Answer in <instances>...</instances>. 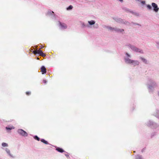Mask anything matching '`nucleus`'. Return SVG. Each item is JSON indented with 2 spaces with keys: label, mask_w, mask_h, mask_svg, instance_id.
Segmentation results:
<instances>
[{
  "label": "nucleus",
  "mask_w": 159,
  "mask_h": 159,
  "mask_svg": "<svg viewBox=\"0 0 159 159\" xmlns=\"http://www.w3.org/2000/svg\"><path fill=\"white\" fill-rule=\"evenodd\" d=\"M141 3L143 4H144L145 3V2L144 1H141Z\"/></svg>",
  "instance_id": "cd10ccee"
},
{
  "label": "nucleus",
  "mask_w": 159,
  "mask_h": 159,
  "mask_svg": "<svg viewBox=\"0 0 159 159\" xmlns=\"http://www.w3.org/2000/svg\"><path fill=\"white\" fill-rule=\"evenodd\" d=\"M73 8V6L72 5L70 6L69 7L67 8V10H71Z\"/></svg>",
  "instance_id": "412c9836"
},
{
  "label": "nucleus",
  "mask_w": 159,
  "mask_h": 159,
  "mask_svg": "<svg viewBox=\"0 0 159 159\" xmlns=\"http://www.w3.org/2000/svg\"><path fill=\"white\" fill-rule=\"evenodd\" d=\"M65 155L68 158L69 157V155L67 154H65Z\"/></svg>",
  "instance_id": "7c9ffc66"
},
{
  "label": "nucleus",
  "mask_w": 159,
  "mask_h": 159,
  "mask_svg": "<svg viewBox=\"0 0 159 159\" xmlns=\"http://www.w3.org/2000/svg\"><path fill=\"white\" fill-rule=\"evenodd\" d=\"M147 6L149 9H151L152 8L151 6L149 5H147Z\"/></svg>",
  "instance_id": "b1692460"
},
{
  "label": "nucleus",
  "mask_w": 159,
  "mask_h": 159,
  "mask_svg": "<svg viewBox=\"0 0 159 159\" xmlns=\"http://www.w3.org/2000/svg\"><path fill=\"white\" fill-rule=\"evenodd\" d=\"M156 46L157 48L159 49V41L156 42Z\"/></svg>",
  "instance_id": "6ab92c4d"
},
{
  "label": "nucleus",
  "mask_w": 159,
  "mask_h": 159,
  "mask_svg": "<svg viewBox=\"0 0 159 159\" xmlns=\"http://www.w3.org/2000/svg\"><path fill=\"white\" fill-rule=\"evenodd\" d=\"M17 132L20 136L26 137L28 136V133L22 129H19L17 130Z\"/></svg>",
  "instance_id": "423d86ee"
},
{
  "label": "nucleus",
  "mask_w": 159,
  "mask_h": 159,
  "mask_svg": "<svg viewBox=\"0 0 159 159\" xmlns=\"http://www.w3.org/2000/svg\"><path fill=\"white\" fill-rule=\"evenodd\" d=\"M6 129L7 130H11L12 129H15V127L13 126H11L8 127H6Z\"/></svg>",
  "instance_id": "ddd939ff"
},
{
  "label": "nucleus",
  "mask_w": 159,
  "mask_h": 159,
  "mask_svg": "<svg viewBox=\"0 0 159 159\" xmlns=\"http://www.w3.org/2000/svg\"><path fill=\"white\" fill-rule=\"evenodd\" d=\"M157 94L159 96V91L157 92Z\"/></svg>",
  "instance_id": "2f4dec72"
},
{
  "label": "nucleus",
  "mask_w": 159,
  "mask_h": 159,
  "mask_svg": "<svg viewBox=\"0 0 159 159\" xmlns=\"http://www.w3.org/2000/svg\"><path fill=\"white\" fill-rule=\"evenodd\" d=\"M34 138L38 141H39L40 139L37 136H34Z\"/></svg>",
  "instance_id": "4be33fe9"
},
{
  "label": "nucleus",
  "mask_w": 159,
  "mask_h": 159,
  "mask_svg": "<svg viewBox=\"0 0 159 159\" xmlns=\"http://www.w3.org/2000/svg\"><path fill=\"white\" fill-rule=\"evenodd\" d=\"M2 149L4 150L8 157L11 158H14L15 157L14 155L12 154L9 148H2Z\"/></svg>",
  "instance_id": "39448f33"
},
{
  "label": "nucleus",
  "mask_w": 159,
  "mask_h": 159,
  "mask_svg": "<svg viewBox=\"0 0 159 159\" xmlns=\"http://www.w3.org/2000/svg\"><path fill=\"white\" fill-rule=\"evenodd\" d=\"M139 59L144 63H146L147 62V61L146 59L143 57H139Z\"/></svg>",
  "instance_id": "9b49d317"
},
{
  "label": "nucleus",
  "mask_w": 159,
  "mask_h": 159,
  "mask_svg": "<svg viewBox=\"0 0 159 159\" xmlns=\"http://www.w3.org/2000/svg\"><path fill=\"white\" fill-rule=\"evenodd\" d=\"M122 20L120 19H118V20H117V21L118 22H122Z\"/></svg>",
  "instance_id": "a878e982"
},
{
  "label": "nucleus",
  "mask_w": 159,
  "mask_h": 159,
  "mask_svg": "<svg viewBox=\"0 0 159 159\" xmlns=\"http://www.w3.org/2000/svg\"><path fill=\"white\" fill-rule=\"evenodd\" d=\"M41 141L44 143L45 144H48V142L47 141H46L44 139H42L41 140Z\"/></svg>",
  "instance_id": "f3484780"
},
{
  "label": "nucleus",
  "mask_w": 159,
  "mask_h": 159,
  "mask_svg": "<svg viewBox=\"0 0 159 159\" xmlns=\"http://www.w3.org/2000/svg\"><path fill=\"white\" fill-rule=\"evenodd\" d=\"M125 47L126 48H130L132 50V51L134 52H140L142 53H143V51L142 50L139 48L137 47L134 46L130 44H126L125 46Z\"/></svg>",
  "instance_id": "7ed1b4c3"
},
{
  "label": "nucleus",
  "mask_w": 159,
  "mask_h": 159,
  "mask_svg": "<svg viewBox=\"0 0 159 159\" xmlns=\"http://www.w3.org/2000/svg\"><path fill=\"white\" fill-rule=\"evenodd\" d=\"M2 146L3 148L7 147L8 146V145L7 143L3 142L2 143Z\"/></svg>",
  "instance_id": "4468645a"
},
{
  "label": "nucleus",
  "mask_w": 159,
  "mask_h": 159,
  "mask_svg": "<svg viewBox=\"0 0 159 159\" xmlns=\"http://www.w3.org/2000/svg\"><path fill=\"white\" fill-rule=\"evenodd\" d=\"M127 11L128 12H130L131 13H132V14H134V12L131 11H130V10H129V9H127Z\"/></svg>",
  "instance_id": "5701e85b"
},
{
  "label": "nucleus",
  "mask_w": 159,
  "mask_h": 159,
  "mask_svg": "<svg viewBox=\"0 0 159 159\" xmlns=\"http://www.w3.org/2000/svg\"><path fill=\"white\" fill-rule=\"evenodd\" d=\"M131 57V55L128 52L125 53V56L124 57V59L125 62L128 64H130L135 66L138 65L139 62L137 60H134L131 59L129 58Z\"/></svg>",
  "instance_id": "f257e3e1"
},
{
  "label": "nucleus",
  "mask_w": 159,
  "mask_h": 159,
  "mask_svg": "<svg viewBox=\"0 0 159 159\" xmlns=\"http://www.w3.org/2000/svg\"><path fill=\"white\" fill-rule=\"evenodd\" d=\"M43 83H45V84H46V83H47V81H46V80H43Z\"/></svg>",
  "instance_id": "c756f323"
},
{
  "label": "nucleus",
  "mask_w": 159,
  "mask_h": 159,
  "mask_svg": "<svg viewBox=\"0 0 159 159\" xmlns=\"http://www.w3.org/2000/svg\"><path fill=\"white\" fill-rule=\"evenodd\" d=\"M104 28L110 31H115L120 32H122L123 31V30H120L109 26H105Z\"/></svg>",
  "instance_id": "0eeeda50"
},
{
  "label": "nucleus",
  "mask_w": 159,
  "mask_h": 159,
  "mask_svg": "<svg viewBox=\"0 0 159 159\" xmlns=\"http://www.w3.org/2000/svg\"><path fill=\"white\" fill-rule=\"evenodd\" d=\"M54 12L53 11H48L47 12V14L48 15H53Z\"/></svg>",
  "instance_id": "a211bd4d"
},
{
  "label": "nucleus",
  "mask_w": 159,
  "mask_h": 159,
  "mask_svg": "<svg viewBox=\"0 0 159 159\" xmlns=\"http://www.w3.org/2000/svg\"><path fill=\"white\" fill-rule=\"evenodd\" d=\"M37 51H33V53L34 54H37Z\"/></svg>",
  "instance_id": "c85d7f7f"
},
{
  "label": "nucleus",
  "mask_w": 159,
  "mask_h": 159,
  "mask_svg": "<svg viewBox=\"0 0 159 159\" xmlns=\"http://www.w3.org/2000/svg\"><path fill=\"white\" fill-rule=\"evenodd\" d=\"M37 54L39 55H40L41 53L43 52L42 51L40 50V48L39 50H37Z\"/></svg>",
  "instance_id": "aec40b11"
},
{
  "label": "nucleus",
  "mask_w": 159,
  "mask_h": 159,
  "mask_svg": "<svg viewBox=\"0 0 159 159\" xmlns=\"http://www.w3.org/2000/svg\"><path fill=\"white\" fill-rule=\"evenodd\" d=\"M41 70L42 74H44L46 73V69L44 66H42Z\"/></svg>",
  "instance_id": "9d476101"
},
{
  "label": "nucleus",
  "mask_w": 159,
  "mask_h": 159,
  "mask_svg": "<svg viewBox=\"0 0 159 159\" xmlns=\"http://www.w3.org/2000/svg\"><path fill=\"white\" fill-rule=\"evenodd\" d=\"M56 150L58 152H64V150L61 148H57L56 149Z\"/></svg>",
  "instance_id": "2eb2a0df"
},
{
  "label": "nucleus",
  "mask_w": 159,
  "mask_h": 159,
  "mask_svg": "<svg viewBox=\"0 0 159 159\" xmlns=\"http://www.w3.org/2000/svg\"><path fill=\"white\" fill-rule=\"evenodd\" d=\"M153 124V122L152 121L149 120L146 123V124L148 126H150L152 125Z\"/></svg>",
  "instance_id": "f8f14e48"
},
{
  "label": "nucleus",
  "mask_w": 159,
  "mask_h": 159,
  "mask_svg": "<svg viewBox=\"0 0 159 159\" xmlns=\"http://www.w3.org/2000/svg\"><path fill=\"white\" fill-rule=\"evenodd\" d=\"M88 23L87 26L88 27L96 29L98 28V24H95L96 21L94 20H88Z\"/></svg>",
  "instance_id": "20e7f679"
},
{
  "label": "nucleus",
  "mask_w": 159,
  "mask_h": 159,
  "mask_svg": "<svg viewBox=\"0 0 159 159\" xmlns=\"http://www.w3.org/2000/svg\"><path fill=\"white\" fill-rule=\"evenodd\" d=\"M40 55H41L43 57H45V54L44 53H43V52L41 53V54Z\"/></svg>",
  "instance_id": "393cba45"
},
{
  "label": "nucleus",
  "mask_w": 159,
  "mask_h": 159,
  "mask_svg": "<svg viewBox=\"0 0 159 159\" xmlns=\"http://www.w3.org/2000/svg\"><path fill=\"white\" fill-rule=\"evenodd\" d=\"M147 86L149 93H152L154 91V88L157 86V84L155 81L150 80L147 83Z\"/></svg>",
  "instance_id": "f03ea898"
},
{
  "label": "nucleus",
  "mask_w": 159,
  "mask_h": 159,
  "mask_svg": "<svg viewBox=\"0 0 159 159\" xmlns=\"http://www.w3.org/2000/svg\"><path fill=\"white\" fill-rule=\"evenodd\" d=\"M136 159H143L141 156L137 155L136 156Z\"/></svg>",
  "instance_id": "dca6fc26"
},
{
  "label": "nucleus",
  "mask_w": 159,
  "mask_h": 159,
  "mask_svg": "<svg viewBox=\"0 0 159 159\" xmlns=\"http://www.w3.org/2000/svg\"><path fill=\"white\" fill-rule=\"evenodd\" d=\"M152 5L154 8V11L155 12H157L159 10V8L158 7L157 5L155 3L153 2L152 3Z\"/></svg>",
  "instance_id": "1a4fd4ad"
},
{
  "label": "nucleus",
  "mask_w": 159,
  "mask_h": 159,
  "mask_svg": "<svg viewBox=\"0 0 159 159\" xmlns=\"http://www.w3.org/2000/svg\"><path fill=\"white\" fill-rule=\"evenodd\" d=\"M30 94H31V92H26V94L27 95H29Z\"/></svg>",
  "instance_id": "bb28decb"
},
{
  "label": "nucleus",
  "mask_w": 159,
  "mask_h": 159,
  "mask_svg": "<svg viewBox=\"0 0 159 159\" xmlns=\"http://www.w3.org/2000/svg\"><path fill=\"white\" fill-rule=\"evenodd\" d=\"M40 47H41V48H42L43 47L42 46H41V45L40 46Z\"/></svg>",
  "instance_id": "473e14b6"
},
{
  "label": "nucleus",
  "mask_w": 159,
  "mask_h": 159,
  "mask_svg": "<svg viewBox=\"0 0 159 159\" xmlns=\"http://www.w3.org/2000/svg\"><path fill=\"white\" fill-rule=\"evenodd\" d=\"M58 25L60 28L61 29H65L67 28V26L65 24L61 23L60 21L58 22Z\"/></svg>",
  "instance_id": "6e6552de"
}]
</instances>
